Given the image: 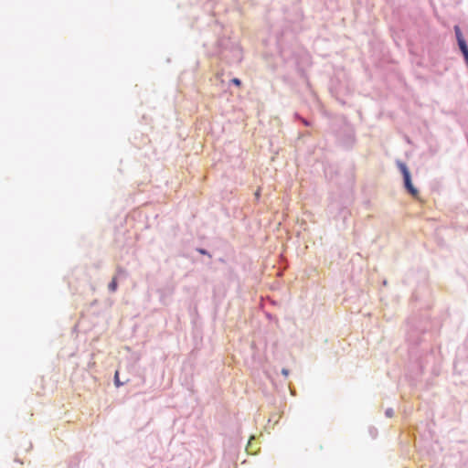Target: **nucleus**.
<instances>
[{
	"label": "nucleus",
	"mask_w": 468,
	"mask_h": 468,
	"mask_svg": "<svg viewBox=\"0 0 468 468\" xmlns=\"http://www.w3.org/2000/svg\"><path fill=\"white\" fill-rule=\"evenodd\" d=\"M398 166L403 176L404 187L412 197H417L419 192L412 185L410 173L407 165L404 163L398 162Z\"/></svg>",
	"instance_id": "1"
},
{
	"label": "nucleus",
	"mask_w": 468,
	"mask_h": 468,
	"mask_svg": "<svg viewBox=\"0 0 468 468\" xmlns=\"http://www.w3.org/2000/svg\"><path fill=\"white\" fill-rule=\"evenodd\" d=\"M117 288H118L117 278L113 277L112 282L108 285V289L111 292H116Z\"/></svg>",
	"instance_id": "2"
},
{
	"label": "nucleus",
	"mask_w": 468,
	"mask_h": 468,
	"mask_svg": "<svg viewBox=\"0 0 468 468\" xmlns=\"http://www.w3.org/2000/svg\"><path fill=\"white\" fill-rule=\"evenodd\" d=\"M114 384L116 385V387H121L122 385V383L119 379L118 371L115 373V376H114Z\"/></svg>",
	"instance_id": "3"
},
{
	"label": "nucleus",
	"mask_w": 468,
	"mask_h": 468,
	"mask_svg": "<svg viewBox=\"0 0 468 468\" xmlns=\"http://www.w3.org/2000/svg\"><path fill=\"white\" fill-rule=\"evenodd\" d=\"M385 415L388 417V418H391L393 417L394 415V410L392 409H387L386 411H385Z\"/></svg>",
	"instance_id": "4"
},
{
	"label": "nucleus",
	"mask_w": 468,
	"mask_h": 468,
	"mask_svg": "<svg viewBox=\"0 0 468 468\" xmlns=\"http://www.w3.org/2000/svg\"><path fill=\"white\" fill-rule=\"evenodd\" d=\"M231 82H232L233 84H235L236 86H240V85H241V81H240V80H239V79H237V78L232 79V80H231Z\"/></svg>",
	"instance_id": "5"
},
{
	"label": "nucleus",
	"mask_w": 468,
	"mask_h": 468,
	"mask_svg": "<svg viewBox=\"0 0 468 468\" xmlns=\"http://www.w3.org/2000/svg\"><path fill=\"white\" fill-rule=\"evenodd\" d=\"M282 374L285 377H287L289 375V370L287 368H282Z\"/></svg>",
	"instance_id": "6"
},
{
	"label": "nucleus",
	"mask_w": 468,
	"mask_h": 468,
	"mask_svg": "<svg viewBox=\"0 0 468 468\" xmlns=\"http://www.w3.org/2000/svg\"><path fill=\"white\" fill-rule=\"evenodd\" d=\"M301 120H302V122H303V123L304 125H306V126H308V125H309L308 121H306L305 119H303V118H301Z\"/></svg>",
	"instance_id": "7"
},
{
	"label": "nucleus",
	"mask_w": 468,
	"mask_h": 468,
	"mask_svg": "<svg viewBox=\"0 0 468 468\" xmlns=\"http://www.w3.org/2000/svg\"><path fill=\"white\" fill-rule=\"evenodd\" d=\"M199 251H200V253H202V254H207V251H206L205 250H200Z\"/></svg>",
	"instance_id": "8"
}]
</instances>
